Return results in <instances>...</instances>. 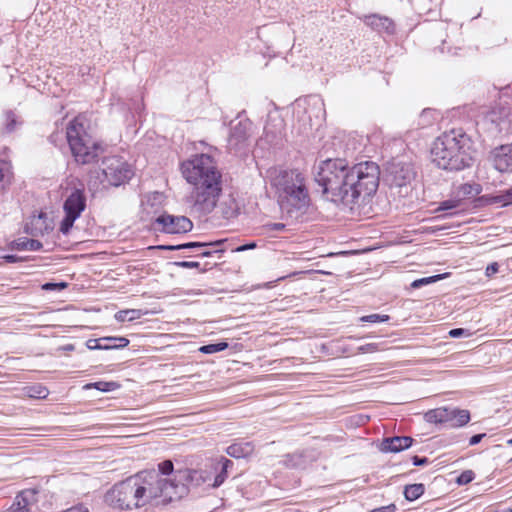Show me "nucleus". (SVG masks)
Listing matches in <instances>:
<instances>
[{
	"label": "nucleus",
	"mask_w": 512,
	"mask_h": 512,
	"mask_svg": "<svg viewBox=\"0 0 512 512\" xmlns=\"http://www.w3.org/2000/svg\"><path fill=\"white\" fill-rule=\"evenodd\" d=\"M449 335L453 338H458L462 335H467L466 331L462 328H456V329H452L450 330L449 332Z\"/></svg>",
	"instance_id": "864d4df0"
},
{
	"label": "nucleus",
	"mask_w": 512,
	"mask_h": 512,
	"mask_svg": "<svg viewBox=\"0 0 512 512\" xmlns=\"http://www.w3.org/2000/svg\"><path fill=\"white\" fill-rule=\"evenodd\" d=\"M134 175L131 166L119 156L106 157L100 167L91 173L90 181L98 182L103 188L118 187Z\"/></svg>",
	"instance_id": "6e6552de"
},
{
	"label": "nucleus",
	"mask_w": 512,
	"mask_h": 512,
	"mask_svg": "<svg viewBox=\"0 0 512 512\" xmlns=\"http://www.w3.org/2000/svg\"><path fill=\"white\" fill-rule=\"evenodd\" d=\"M390 319L389 315L386 314H370L360 317L361 322H368V323H380V322H387Z\"/></svg>",
	"instance_id": "c9c22d12"
},
{
	"label": "nucleus",
	"mask_w": 512,
	"mask_h": 512,
	"mask_svg": "<svg viewBox=\"0 0 512 512\" xmlns=\"http://www.w3.org/2000/svg\"><path fill=\"white\" fill-rule=\"evenodd\" d=\"M475 125L479 134L496 138L512 132V111L506 101L476 107Z\"/></svg>",
	"instance_id": "423d86ee"
},
{
	"label": "nucleus",
	"mask_w": 512,
	"mask_h": 512,
	"mask_svg": "<svg viewBox=\"0 0 512 512\" xmlns=\"http://www.w3.org/2000/svg\"><path fill=\"white\" fill-rule=\"evenodd\" d=\"M143 315L144 313L140 309H125L116 312L114 317L118 322H132L140 319Z\"/></svg>",
	"instance_id": "a878e982"
},
{
	"label": "nucleus",
	"mask_w": 512,
	"mask_h": 512,
	"mask_svg": "<svg viewBox=\"0 0 512 512\" xmlns=\"http://www.w3.org/2000/svg\"><path fill=\"white\" fill-rule=\"evenodd\" d=\"M413 444V439L409 436H394L384 438L380 450L384 453H398L410 448Z\"/></svg>",
	"instance_id": "a211bd4d"
},
{
	"label": "nucleus",
	"mask_w": 512,
	"mask_h": 512,
	"mask_svg": "<svg viewBox=\"0 0 512 512\" xmlns=\"http://www.w3.org/2000/svg\"><path fill=\"white\" fill-rule=\"evenodd\" d=\"M233 467V462L225 457L212 463V469L215 473L211 488L220 487L228 477V470Z\"/></svg>",
	"instance_id": "6ab92c4d"
},
{
	"label": "nucleus",
	"mask_w": 512,
	"mask_h": 512,
	"mask_svg": "<svg viewBox=\"0 0 512 512\" xmlns=\"http://www.w3.org/2000/svg\"><path fill=\"white\" fill-rule=\"evenodd\" d=\"M86 208V195L84 185L75 187L63 204L65 216L60 223L59 230L64 235L68 234L74 222L80 217Z\"/></svg>",
	"instance_id": "1a4fd4ad"
},
{
	"label": "nucleus",
	"mask_w": 512,
	"mask_h": 512,
	"mask_svg": "<svg viewBox=\"0 0 512 512\" xmlns=\"http://www.w3.org/2000/svg\"><path fill=\"white\" fill-rule=\"evenodd\" d=\"M492 161L499 172L512 171V144L495 148L492 151Z\"/></svg>",
	"instance_id": "f3484780"
},
{
	"label": "nucleus",
	"mask_w": 512,
	"mask_h": 512,
	"mask_svg": "<svg viewBox=\"0 0 512 512\" xmlns=\"http://www.w3.org/2000/svg\"><path fill=\"white\" fill-rule=\"evenodd\" d=\"M461 206V199L455 198V199H448L440 203L438 210L441 211H448L457 209Z\"/></svg>",
	"instance_id": "4c0bfd02"
},
{
	"label": "nucleus",
	"mask_w": 512,
	"mask_h": 512,
	"mask_svg": "<svg viewBox=\"0 0 512 512\" xmlns=\"http://www.w3.org/2000/svg\"><path fill=\"white\" fill-rule=\"evenodd\" d=\"M379 176V166L375 162L349 166L345 159L335 158L320 161L315 181L329 201L352 206L376 193Z\"/></svg>",
	"instance_id": "f257e3e1"
},
{
	"label": "nucleus",
	"mask_w": 512,
	"mask_h": 512,
	"mask_svg": "<svg viewBox=\"0 0 512 512\" xmlns=\"http://www.w3.org/2000/svg\"><path fill=\"white\" fill-rule=\"evenodd\" d=\"M158 230L168 234H180L190 232L193 228L192 221L186 216H174L162 214L155 219Z\"/></svg>",
	"instance_id": "ddd939ff"
},
{
	"label": "nucleus",
	"mask_w": 512,
	"mask_h": 512,
	"mask_svg": "<svg viewBox=\"0 0 512 512\" xmlns=\"http://www.w3.org/2000/svg\"><path fill=\"white\" fill-rule=\"evenodd\" d=\"M167 485L172 486L176 493L171 501L182 498L187 494L189 487H199L205 484L202 469H179L174 473L173 479L164 478Z\"/></svg>",
	"instance_id": "9d476101"
},
{
	"label": "nucleus",
	"mask_w": 512,
	"mask_h": 512,
	"mask_svg": "<svg viewBox=\"0 0 512 512\" xmlns=\"http://www.w3.org/2000/svg\"><path fill=\"white\" fill-rule=\"evenodd\" d=\"M202 472H203V478H205L204 485H207L209 488H211V484H212L214 476H215V473L213 472V469H212V464L208 468L202 469Z\"/></svg>",
	"instance_id": "c03bdc74"
},
{
	"label": "nucleus",
	"mask_w": 512,
	"mask_h": 512,
	"mask_svg": "<svg viewBox=\"0 0 512 512\" xmlns=\"http://www.w3.org/2000/svg\"><path fill=\"white\" fill-rule=\"evenodd\" d=\"M386 179L391 187H406L415 177V171L411 163L392 161L387 166Z\"/></svg>",
	"instance_id": "f8f14e48"
},
{
	"label": "nucleus",
	"mask_w": 512,
	"mask_h": 512,
	"mask_svg": "<svg viewBox=\"0 0 512 512\" xmlns=\"http://www.w3.org/2000/svg\"><path fill=\"white\" fill-rule=\"evenodd\" d=\"M157 473V471H155ZM174 473V465L171 460H165L158 464V474L165 478L164 476H169Z\"/></svg>",
	"instance_id": "72a5a7b5"
},
{
	"label": "nucleus",
	"mask_w": 512,
	"mask_h": 512,
	"mask_svg": "<svg viewBox=\"0 0 512 512\" xmlns=\"http://www.w3.org/2000/svg\"><path fill=\"white\" fill-rule=\"evenodd\" d=\"M67 287V283L65 282H59V283H52L48 282L42 285V289L46 291H61Z\"/></svg>",
	"instance_id": "79ce46f5"
},
{
	"label": "nucleus",
	"mask_w": 512,
	"mask_h": 512,
	"mask_svg": "<svg viewBox=\"0 0 512 512\" xmlns=\"http://www.w3.org/2000/svg\"><path fill=\"white\" fill-rule=\"evenodd\" d=\"M485 436H486V434H485V433L476 434V435L472 436V437L470 438V440H469V445L474 446V445H476V444L480 443V442H481V440H482Z\"/></svg>",
	"instance_id": "3c124183"
},
{
	"label": "nucleus",
	"mask_w": 512,
	"mask_h": 512,
	"mask_svg": "<svg viewBox=\"0 0 512 512\" xmlns=\"http://www.w3.org/2000/svg\"><path fill=\"white\" fill-rule=\"evenodd\" d=\"M431 160L441 169L459 171L472 163V141L462 128L451 129L436 138Z\"/></svg>",
	"instance_id": "20e7f679"
},
{
	"label": "nucleus",
	"mask_w": 512,
	"mask_h": 512,
	"mask_svg": "<svg viewBox=\"0 0 512 512\" xmlns=\"http://www.w3.org/2000/svg\"><path fill=\"white\" fill-rule=\"evenodd\" d=\"M66 137L71 153L78 164H90L103 152L102 144L89 133L87 121L83 116H77L69 122Z\"/></svg>",
	"instance_id": "0eeeda50"
},
{
	"label": "nucleus",
	"mask_w": 512,
	"mask_h": 512,
	"mask_svg": "<svg viewBox=\"0 0 512 512\" xmlns=\"http://www.w3.org/2000/svg\"><path fill=\"white\" fill-rule=\"evenodd\" d=\"M181 173L192 186L185 200L191 213L199 217L212 213L223 189L222 173L216 160L206 153L193 155L182 162Z\"/></svg>",
	"instance_id": "f03ea898"
},
{
	"label": "nucleus",
	"mask_w": 512,
	"mask_h": 512,
	"mask_svg": "<svg viewBox=\"0 0 512 512\" xmlns=\"http://www.w3.org/2000/svg\"><path fill=\"white\" fill-rule=\"evenodd\" d=\"M53 227L52 219L46 213L41 212L30 218L29 222L26 223L25 231L34 237H38L50 233Z\"/></svg>",
	"instance_id": "dca6fc26"
},
{
	"label": "nucleus",
	"mask_w": 512,
	"mask_h": 512,
	"mask_svg": "<svg viewBox=\"0 0 512 512\" xmlns=\"http://www.w3.org/2000/svg\"><path fill=\"white\" fill-rule=\"evenodd\" d=\"M504 512H512V509H508V510H506V511H504Z\"/></svg>",
	"instance_id": "680f3d73"
},
{
	"label": "nucleus",
	"mask_w": 512,
	"mask_h": 512,
	"mask_svg": "<svg viewBox=\"0 0 512 512\" xmlns=\"http://www.w3.org/2000/svg\"><path fill=\"white\" fill-rule=\"evenodd\" d=\"M480 192L479 187L472 184H463L458 189L459 196L473 197L478 195Z\"/></svg>",
	"instance_id": "473e14b6"
},
{
	"label": "nucleus",
	"mask_w": 512,
	"mask_h": 512,
	"mask_svg": "<svg viewBox=\"0 0 512 512\" xmlns=\"http://www.w3.org/2000/svg\"><path fill=\"white\" fill-rule=\"evenodd\" d=\"M474 479V473L471 470H466L460 474V476L457 479V482L460 485H465L470 483Z\"/></svg>",
	"instance_id": "37998d69"
},
{
	"label": "nucleus",
	"mask_w": 512,
	"mask_h": 512,
	"mask_svg": "<svg viewBox=\"0 0 512 512\" xmlns=\"http://www.w3.org/2000/svg\"><path fill=\"white\" fill-rule=\"evenodd\" d=\"M64 351H72L74 350V346L72 344H68L62 348Z\"/></svg>",
	"instance_id": "4d7b16f0"
},
{
	"label": "nucleus",
	"mask_w": 512,
	"mask_h": 512,
	"mask_svg": "<svg viewBox=\"0 0 512 512\" xmlns=\"http://www.w3.org/2000/svg\"><path fill=\"white\" fill-rule=\"evenodd\" d=\"M379 350L377 343H368L359 347V351L362 353H374Z\"/></svg>",
	"instance_id": "a18cd8bd"
},
{
	"label": "nucleus",
	"mask_w": 512,
	"mask_h": 512,
	"mask_svg": "<svg viewBox=\"0 0 512 512\" xmlns=\"http://www.w3.org/2000/svg\"><path fill=\"white\" fill-rule=\"evenodd\" d=\"M450 410L451 409L446 408V407H439V408L431 409L425 413L424 418L428 423L449 424V421L451 420Z\"/></svg>",
	"instance_id": "412c9836"
},
{
	"label": "nucleus",
	"mask_w": 512,
	"mask_h": 512,
	"mask_svg": "<svg viewBox=\"0 0 512 512\" xmlns=\"http://www.w3.org/2000/svg\"><path fill=\"white\" fill-rule=\"evenodd\" d=\"M37 491L26 489L21 491L9 508L4 512H36L38 510Z\"/></svg>",
	"instance_id": "4468645a"
},
{
	"label": "nucleus",
	"mask_w": 512,
	"mask_h": 512,
	"mask_svg": "<svg viewBox=\"0 0 512 512\" xmlns=\"http://www.w3.org/2000/svg\"><path fill=\"white\" fill-rule=\"evenodd\" d=\"M296 113L298 117L303 113V100H300L296 104Z\"/></svg>",
	"instance_id": "6e6d98bb"
},
{
	"label": "nucleus",
	"mask_w": 512,
	"mask_h": 512,
	"mask_svg": "<svg viewBox=\"0 0 512 512\" xmlns=\"http://www.w3.org/2000/svg\"><path fill=\"white\" fill-rule=\"evenodd\" d=\"M93 388V383H88L84 386V389H91Z\"/></svg>",
	"instance_id": "13d9d810"
},
{
	"label": "nucleus",
	"mask_w": 512,
	"mask_h": 512,
	"mask_svg": "<svg viewBox=\"0 0 512 512\" xmlns=\"http://www.w3.org/2000/svg\"><path fill=\"white\" fill-rule=\"evenodd\" d=\"M220 209L225 219L234 218L239 214V205L232 195L221 202Z\"/></svg>",
	"instance_id": "5701e85b"
},
{
	"label": "nucleus",
	"mask_w": 512,
	"mask_h": 512,
	"mask_svg": "<svg viewBox=\"0 0 512 512\" xmlns=\"http://www.w3.org/2000/svg\"><path fill=\"white\" fill-rule=\"evenodd\" d=\"M425 491V487L422 483H415L406 485L404 488V496L408 501H415L420 498Z\"/></svg>",
	"instance_id": "bb28decb"
},
{
	"label": "nucleus",
	"mask_w": 512,
	"mask_h": 512,
	"mask_svg": "<svg viewBox=\"0 0 512 512\" xmlns=\"http://www.w3.org/2000/svg\"><path fill=\"white\" fill-rule=\"evenodd\" d=\"M12 166L9 162L0 160V187L4 189L11 183L12 180Z\"/></svg>",
	"instance_id": "c85d7f7f"
},
{
	"label": "nucleus",
	"mask_w": 512,
	"mask_h": 512,
	"mask_svg": "<svg viewBox=\"0 0 512 512\" xmlns=\"http://www.w3.org/2000/svg\"><path fill=\"white\" fill-rule=\"evenodd\" d=\"M118 385L115 382L98 381L93 383V388L102 392H110L115 390Z\"/></svg>",
	"instance_id": "58836bf2"
},
{
	"label": "nucleus",
	"mask_w": 512,
	"mask_h": 512,
	"mask_svg": "<svg viewBox=\"0 0 512 512\" xmlns=\"http://www.w3.org/2000/svg\"><path fill=\"white\" fill-rule=\"evenodd\" d=\"M280 209L293 216L305 213L311 203L307 179L298 170H279L271 179Z\"/></svg>",
	"instance_id": "39448f33"
},
{
	"label": "nucleus",
	"mask_w": 512,
	"mask_h": 512,
	"mask_svg": "<svg viewBox=\"0 0 512 512\" xmlns=\"http://www.w3.org/2000/svg\"><path fill=\"white\" fill-rule=\"evenodd\" d=\"M495 202L502 206L512 204V186L495 197Z\"/></svg>",
	"instance_id": "e433bc0d"
},
{
	"label": "nucleus",
	"mask_w": 512,
	"mask_h": 512,
	"mask_svg": "<svg viewBox=\"0 0 512 512\" xmlns=\"http://www.w3.org/2000/svg\"><path fill=\"white\" fill-rule=\"evenodd\" d=\"M28 394L32 398L44 399L48 396L49 391L45 386L34 385L28 388Z\"/></svg>",
	"instance_id": "7c9ffc66"
},
{
	"label": "nucleus",
	"mask_w": 512,
	"mask_h": 512,
	"mask_svg": "<svg viewBox=\"0 0 512 512\" xmlns=\"http://www.w3.org/2000/svg\"><path fill=\"white\" fill-rule=\"evenodd\" d=\"M102 340H108L102 343V346H107L106 348H102V350L121 349L129 345V340L125 337L109 336L102 337Z\"/></svg>",
	"instance_id": "cd10ccee"
},
{
	"label": "nucleus",
	"mask_w": 512,
	"mask_h": 512,
	"mask_svg": "<svg viewBox=\"0 0 512 512\" xmlns=\"http://www.w3.org/2000/svg\"><path fill=\"white\" fill-rule=\"evenodd\" d=\"M227 347H228V343L219 342V343L203 345L199 348V351L204 354H214V353L225 350Z\"/></svg>",
	"instance_id": "c756f323"
},
{
	"label": "nucleus",
	"mask_w": 512,
	"mask_h": 512,
	"mask_svg": "<svg viewBox=\"0 0 512 512\" xmlns=\"http://www.w3.org/2000/svg\"><path fill=\"white\" fill-rule=\"evenodd\" d=\"M252 123L248 119H240L230 128L227 148L234 154H242L249 146Z\"/></svg>",
	"instance_id": "9b49d317"
},
{
	"label": "nucleus",
	"mask_w": 512,
	"mask_h": 512,
	"mask_svg": "<svg viewBox=\"0 0 512 512\" xmlns=\"http://www.w3.org/2000/svg\"><path fill=\"white\" fill-rule=\"evenodd\" d=\"M176 266L186 269L199 268L200 263L196 261H179L174 263Z\"/></svg>",
	"instance_id": "49530a36"
},
{
	"label": "nucleus",
	"mask_w": 512,
	"mask_h": 512,
	"mask_svg": "<svg viewBox=\"0 0 512 512\" xmlns=\"http://www.w3.org/2000/svg\"><path fill=\"white\" fill-rule=\"evenodd\" d=\"M257 244L255 242H251L248 244L241 245L235 249L236 252H243L246 250L254 249L256 248Z\"/></svg>",
	"instance_id": "603ef678"
},
{
	"label": "nucleus",
	"mask_w": 512,
	"mask_h": 512,
	"mask_svg": "<svg viewBox=\"0 0 512 512\" xmlns=\"http://www.w3.org/2000/svg\"><path fill=\"white\" fill-rule=\"evenodd\" d=\"M3 258L8 263H15L18 261V257L16 255H12V254L5 255Z\"/></svg>",
	"instance_id": "5fc2aeb1"
},
{
	"label": "nucleus",
	"mask_w": 512,
	"mask_h": 512,
	"mask_svg": "<svg viewBox=\"0 0 512 512\" xmlns=\"http://www.w3.org/2000/svg\"><path fill=\"white\" fill-rule=\"evenodd\" d=\"M364 23L378 32L393 34L395 26L393 21L385 16L378 14L367 15L364 17Z\"/></svg>",
	"instance_id": "aec40b11"
},
{
	"label": "nucleus",
	"mask_w": 512,
	"mask_h": 512,
	"mask_svg": "<svg viewBox=\"0 0 512 512\" xmlns=\"http://www.w3.org/2000/svg\"><path fill=\"white\" fill-rule=\"evenodd\" d=\"M509 445H512V438L507 441Z\"/></svg>",
	"instance_id": "bf43d9fd"
},
{
	"label": "nucleus",
	"mask_w": 512,
	"mask_h": 512,
	"mask_svg": "<svg viewBox=\"0 0 512 512\" xmlns=\"http://www.w3.org/2000/svg\"><path fill=\"white\" fill-rule=\"evenodd\" d=\"M176 493L154 470L143 471L115 484L104 496L105 503L118 510H132L146 505H165Z\"/></svg>",
	"instance_id": "7ed1b4c3"
},
{
	"label": "nucleus",
	"mask_w": 512,
	"mask_h": 512,
	"mask_svg": "<svg viewBox=\"0 0 512 512\" xmlns=\"http://www.w3.org/2000/svg\"><path fill=\"white\" fill-rule=\"evenodd\" d=\"M285 278H286V276H282V277H280L278 280H283V279H285Z\"/></svg>",
	"instance_id": "052dcab7"
},
{
	"label": "nucleus",
	"mask_w": 512,
	"mask_h": 512,
	"mask_svg": "<svg viewBox=\"0 0 512 512\" xmlns=\"http://www.w3.org/2000/svg\"><path fill=\"white\" fill-rule=\"evenodd\" d=\"M254 445L251 442H237L227 447L226 453L233 458H245L252 454Z\"/></svg>",
	"instance_id": "4be33fe9"
},
{
	"label": "nucleus",
	"mask_w": 512,
	"mask_h": 512,
	"mask_svg": "<svg viewBox=\"0 0 512 512\" xmlns=\"http://www.w3.org/2000/svg\"><path fill=\"white\" fill-rule=\"evenodd\" d=\"M265 229L268 231H282L285 229V224H283V223H268L265 225Z\"/></svg>",
	"instance_id": "de8ad7c7"
},
{
	"label": "nucleus",
	"mask_w": 512,
	"mask_h": 512,
	"mask_svg": "<svg viewBox=\"0 0 512 512\" xmlns=\"http://www.w3.org/2000/svg\"><path fill=\"white\" fill-rule=\"evenodd\" d=\"M498 270H499V265H498V263L493 262V263L489 264V265L486 267V271H485V273H486V275H487L488 277H490V276L494 275L495 273H497V272H498Z\"/></svg>",
	"instance_id": "09e8293b"
},
{
	"label": "nucleus",
	"mask_w": 512,
	"mask_h": 512,
	"mask_svg": "<svg viewBox=\"0 0 512 512\" xmlns=\"http://www.w3.org/2000/svg\"><path fill=\"white\" fill-rule=\"evenodd\" d=\"M444 276H445L444 274H438V275H434V276H430V277L416 279L411 283V287L417 289L424 285H428V284L434 283L438 280H441Z\"/></svg>",
	"instance_id": "2f4dec72"
},
{
	"label": "nucleus",
	"mask_w": 512,
	"mask_h": 512,
	"mask_svg": "<svg viewBox=\"0 0 512 512\" xmlns=\"http://www.w3.org/2000/svg\"><path fill=\"white\" fill-rule=\"evenodd\" d=\"M309 106H312L313 108L318 110V114L316 117H322L325 116V109H324V102L321 98L313 97L309 100Z\"/></svg>",
	"instance_id": "ea45409f"
},
{
	"label": "nucleus",
	"mask_w": 512,
	"mask_h": 512,
	"mask_svg": "<svg viewBox=\"0 0 512 512\" xmlns=\"http://www.w3.org/2000/svg\"><path fill=\"white\" fill-rule=\"evenodd\" d=\"M450 413L451 420L448 425L451 427H462L470 421V413L468 410L451 409Z\"/></svg>",
	"instance_id": "b1692460"
},
{
	"label": "nucleus",
	"mask_w": 512,
	"mask_h": 512,
	"mask_svg": "<svg viewBox=\"0 0 512 512\" xmlns=\"http://www.w3.org/2000/svg\"><path fill=\"white\" fill-rule=\"evenodd\" d=\"M13 247L17 250L38 251L42 243L36 239L19 238L13 242Z\"/></svg>",
	"instance_id": "393cba45"
},
{
	"label": "nucleus",
	"mask_w": 512,
	"mask_h": 512,
	"mask_svg": "<svg viewBox=\"0 0 512 512\" xmlns=\"http://www.w3.org/2000/svg\"><path fill=\"white\" fill-rule=\"evenodd\" d=\"M108 340H102L101 338L89 339L86 342V346L89 350H102V348H106L107 346H102L103 342H107Z\"/></svg>",
	"instance_id": "a19ab883"
},
{
	"label": "nucleus",
	"mask_w": 512,
	"mask_h": 512,
	"mask_svg": "<svg viewBox=\"0 0 512 512\" xmlns=\"http://www.w3.org/2000/svg\"><path fill=\"white\" fill-rule=\"evenodd\" d=\"M428 462H429V460L426 457H418V456L412 457V463L415 466H423V465L428 464Z\"/></svg>",
	"instance_id": "8fccbe9b"
},
{
	"label": "nucleus",
	"mask_w": 512,
	"mask_h": 512,
	"mask_svg": "<svg viewBox=\"0 0 512 512\" xmlns=\"http://www.w3.org/2000/svg\"><path fill=\"white\" fill-rule=\"evenodd\" d=\"M220 244V241L216 242H187L178 245H159L156 248L161 250H192L197 257H210L213 253L218 250H212L210 247H214Z\"/></svg>",
	"instance_id": "2eb2a0df"
},
{
	"label": "nucleus",
	"mask_w": 512,
	"mask_h": 512,
	"mask_svg": "<svg viewBox=\"0 0 512 512\" xmlns=\"http://www.w3.org/2000/svg\"><path fill=\"white\" fill-rule=\"evenodd\" d=\"M18 125V120L16 115L12 111H7L5 113V131L11 133L15 130Z\"/></svg>",
	"instance_id": "f704fd0d"
}]
</instances>
